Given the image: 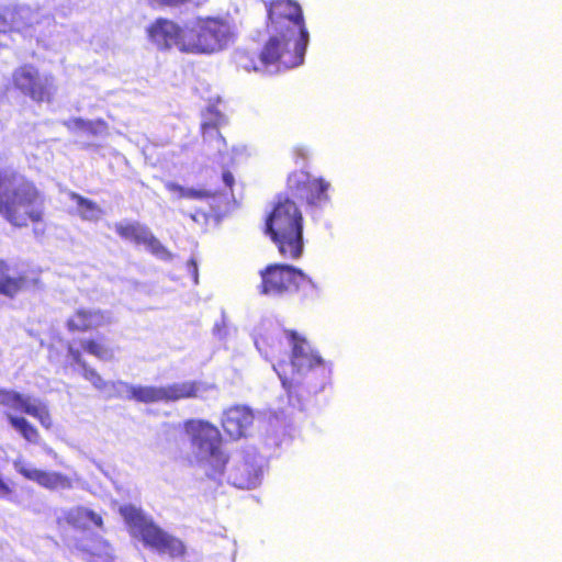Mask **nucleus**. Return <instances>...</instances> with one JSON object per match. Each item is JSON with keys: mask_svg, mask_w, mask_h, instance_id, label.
I'll list each match as a JSON object with an SVG mask.
<instances>
[{"mask_svg": "<svg viewBox=\"0 0 562 562\" xmlns=\"http://www.w3.org/2000/svg\"><path fill=\"white\" fill-rule=\"evenodd\" d=\"M183 430L196 458L222 472L228 458L222 448L223 440L217 427L206 420L188 419L183 423Z\"/></svg>", "mask_w": 562, "mask_h": 562, "instance_id": "nucleus-7", "label": "nucleus"}, {"mask_svg": "<svg viewBox=\"0 0 562 562\" xmlns=\"http://www.w3.org/2000/svg\"><path fill=\"white\" fill-rule=\"evenodd\" d=\"M70 199L77 204L79 210L82 212V216L93 214L99 210L98 204L94 201L87 199L76 192L70 193Z\"/></svg>", "mask_w": 562, "mask_h": 562, "instance_id": "nucleus-29", "label": "nucleus"}, {"mask_svg": "<svg viewBox=\"0 0 562 562\" xmlns=\"http://www.w3.org/2000/svg\"><path fill=\"white\" fill-rule=\"evenodd\" d=\"M67 353L71 358L72 362L82 369V378L89 381L95 390L102 392L108 390L109 386L113 384L105 381L94 368L88 366L87 361L83 359L82 352L79 349L69 345L67 348Z\"/></svg>", "mask_w": 562, "mask_h": 562, "instance_id": "nucleus-20", "label": "nucleus"}, {"mask_svg": "<svg viewBox=\"0 0 562 562\" xmlns=\"http://www.w3.org/2000/svg\"><path fill=\"white\" fill-rule=\"evenodd\" d=\"M151 9L179 8L191 2V0H146Z\"/></svg>", "mask_w": 562, "mask_h": 562, "instance_id": "nucleus-30", "label": "nucleus"}, {"mask_svg": "<svg viewBox=\"0 0 562 562\" xmlns=\"http://www.w3.org/2000/svg\"><path fill=\"white\" fill-rule=\"evenodd\" d=\"M257 58L259 59V55L257 56L255 53L241 50L236 55V63L240 69L246 71H257L261 66L260 61L256 60Z\"/></svg>", "mask_w": 562, "mask_h": 562, "instance_id": "nucleus-27", "label": "nucleus"}, {"mask_svg": "<svg viewBox=\"0 0 562 562\" xmlns=\"http://www.w3.org/2000/svg\"><path fill=\"white\" fill-rule=\"evenodd\" d=\"M201 383L184 381L161 386L162 402H177L184 398H193L199 395Z\"/></svg>", "mask_w": 562, "mask_h": 562, "instance_id": "nucleus-21", "label": "nucleus"}, {"mask_svg": "<svg viewBox=\"0 0 562 562\" xmlns=\"http://www.w3.org/2000/svg\"><path fill=\"white\" fill-rule=\"evenodd\" d=\"M166 189L169 192L177 193L179 198H191V199H201L209 195L207 192L195 189H186L179 183L168 182L166 183Z\"/></svg>", "mask_w": 562, "mask_h": 562, "instance_id": "nucleus-28", "label": "nucleus"}, {"mask_svg": "<svg viewBox=\"0 0 562 562\" xmlns=\"http://www.w3.org/2000/svg\"><path fill=\"white\" fill-rule=\"evenodd\" d=\"M330 184L324 178H315L305 170H294L286 179V192L289 195L308 206H321L329 200L328 189Z\"/></svg>", "mask_w": 562, "mask_h": 562, "instance_id": "nucleus-11", "label": "nucleus"}, {"mask_svg": "<svg viewBox=\"0 0 562 562\" xmlns=\"http://www.w3.org/2000/svg\"><path fill=\"white\" fill-rule=\"evenodd\" d=\"M233 485L241 490H251L259 485L261 480L260 469L247 461L237 464L231 473Z\"/></svg>", "mask_w": 562, "mask_h": 562, "instance_id": "nucleus-19", "label": "nucleus"}, {"mask_svg": "<svg viewBox=\"0 0 562 562\" xmlns=\"http://www.w3.org/2000/svg\"><path fill=\"white\" fill-rule=\"evenodd\" d=\"M0 406L34 417L45 429L53 427L52 414L45 403L32 402L31 397L14 390L0 387Z\"/></svg>", "mask_w": 562, "mask_h": 562, "instance_id": "nucleus-13", "label": "nucleus"}, {"mask_svg": "<svg viewBox=\"0 0 562 562\" xmlns=\"http://www.w3.org/2000/svg\"><path fill=\"white\" fill-rule=\"evenodd\" d=\"M308 40L286 33H276L263 45L259 61L262 67L278 65L293 68L303 63Z\"/></svg>", "mask_w": 562, "mask_h": 562, "instance_id": "nucleus-9", "label": "nucleus"}, {"mask_svg": "<svg viewBox=\"0 0 562 562\" xmlns=\"http://www.w3.org/2000/svg\"><path fill=\"white\" fill-rule=\"evenodd\" d=\"M40 279H29L25 273L12 274V267L0 259V294L13 299L31 286L38 288Z\"/></svg>", "mask_w": 562, "mask_h": 562, "instance_id": "nucleus-18", "label": "nucleus"}, {"mask_svg": "<svg viewBox=\"0 0 562 562\" xmlns=\"http://www.w3.org/2000/svg\"><path fill=\"white\" fill-rule=\"evenodd\" d=\"M201 134L204 144L214 155L223 156L227 153V143L221 134L216 122L202 123Z\"/></svg>", "mask_w": 562, "mask_h": 562, "instance_id": "nucleus-22", "label": "nucleus"}, {"mask_svg": "<svg viewBox=\"0 0 562 562\" xmlns=\"http://www.w3.org/2000/svg\"><path fill=\"white\" fill-rule=\"evenodd\" d=\"M14 468L24 479L50 491L70 488L72 485L71 479L60 472L36 469L22 461H15Z\"/></svg>", "mask_w": 562, "mask_h": 562, "instance_id": "nucleus-17", "label": "nucleus"}, {"mask_svg": "<svg viewBox=\"0 0 562 562\" xmlns=\"http://www.w3.org/2000/svg\"><path fill=\"white\" fill-rule=\"evenodd\" d=\"M188 24L184 26L167 18H157L146 30L148 40L160 50H169L177 47L187 54Z\"/></svg>", "mask_w": 562, "mask_h": 562, "instance_id": "nucleus-12", "label": "nucleus"}, {"mask_svg": "<svg viewBox=\"0 0 562 562\" xmlns=\"http://www.w3.org/2000/svg\"><path fill=\"white\" fill-rule=\"evenodd\" d=\"M259 292L281 297L296 293L302 304H313L321 297L318 286L301 269L286 263H270L259 272Z\"/></svg>", "mask_w": 562, "mask_h": 562, "instance_id": "nucleus-4", "label": "nucleus"}, {"mask_svg": "<svg viewBox=\"0 0 562 562\" xmlns=\"http://www.w3.org/2000/svg\"><path fill=\"white\" fill-rule=\"evenodd\" d=\"M265 224L266 234L270 236L283 258L296 260L302 256L304 217L289 195H277Z\"/></svg>", "mask_w": 562, "mask_h": 562, "instance_id": "nucleus-3", "label": "nucleus"}, {"mask_svg": "<svg viewBox=\"0 0 562 562\" xmlns=\"http://www.w3.org/2000/svg\"><path fill=\"white\" fill-rule=\"evenodd\" d=\"M254 413L243 405H235L227 408L222 418L224 432L233 440L246 437L254 424Z\"/></svg>", "mask_w": 562, "mask_h": 562, "instance_id": "nucleus-16", "label": "nucleus"}, {"mask_svg": "<svg viewBox=\"0 0 562 562\" xmlns=\"http://www.w3.org/2000/svg\"><path fill=\"white\" fill-rule=\"evenodd\" d=\"M187 36V54L210 55L226 48L234 38V32L222 18L200 16L188 24Z\"/></svg>", "mask_w": 562, "mask_h": 562, "instance_id": "nucleus-6", "label": "nucleus"}, {"mask_svg": "<svg viewBox=\"0 0 562 562\" xmlns=\"http://www.w3.org/2000/svg\"><path fill=\"white\" fill-rule=\"evenodd\" d=\"M45 194L34 180L11 167L0 168V216L16 228L45 218Z\"/></svg>", "mask_w": 562, "mask_h": 562, "instance_id": "nucleus-2", "label": "nucleus"}, {"mask_svg": "<svg viewBox=\"0 0 562 562\" xmlns=\"http://www.w3.org/2000/svg\"><path fill=\"white\" fill-rule=\"evenodd\" d=\"M110 312L101 308L78 307L66 319L65 326L70 334H83L112 324Z\"/></svg>", "mask_w": 562, "mask_h": 562, "instance_id": "nucleus-15", "label": "nucleus"}, {"mask_svg": "<svg viewBox=\"0 0 562 562\" xmlns=\"http://www.w3.org/2000/svg\"><path fill=\"white\" fill-rule=\"evenodd\" d=\"M200 215L203 216L205 220L207 218V214L205 212H200V211H198L195 214H193L192 218L194 221H196Z\"/></svg>", "mask_w": 562, "mask_h": 562, "instance_id": "nucleus-35", "label": "nucleus"}, {"mask_svg": "<svg viewBox=\"0 0 562 562\" xmlns=\"http://www.w3.org/2000/svg\"><path fill=\"white\" fill-rule=\"evenodd\" d=\"M114 229L123 240L132 241L135 245H144L154 256L160 259H168L171 256L150 229L139 222H120L115 224Z\"/></svg>", "mask_w": 562, "mask_h": 562, "instance_id": "nucleus-14", "label": "nucleus"}, {"mask_svg": "<svg viewBox=\"0 0 562 562\" xmlns=\"http://www.w3.org/2000/svg\"><path fill=\"white\" fill-rule=\"evenodd\" d=\"M10 88L37 104L53 102L57 91L54 76L41 74L32 64H23L13 69L7 89Z\"/></svg>", "mask_w": 562, "mask_h": 562, "instance_id": "nucleus-8", "label": "nucleus"}, {"mask_svg": "<svg viewBox=\"0 0 562 562\" xmlns=\"http://www.w3.org/2000/svg\"><path fill=\"white\" fill-rule=\"evenodd\" d=\"M268 25L274 33H286L308 40L301 5L294 0L266 2Z\"/></svg>", "mask_w": 562, "mask_h": 562, "instance_id": "nucleus-10", "label": "nucleus"}, {"mask_svg": "<svg viewBox=\"0 0 562 562\" xmlns=\"http://www.w3.org/2000/svg\"><path fill=\"white\" fill-rule=\"evenodd\" d=\"M81 349L90 356L99 360H111L113 358V350L110 348L102 338H87L80 342Z\"/></svg>", "mask_w": 562, "mask_h": 562, "instance_id": "nucleus-26", "label": "nucleus"}, {"mask_svg": "<svg viewBox=\"0 0 562 562\" xmlns=\"http://www.w3.org/2000/svg\"><path fill=\"white\" fill-rule=\"evenodd\" d=\"M284 335L291 348L290 361L279 362L274 370L286 390L289 403L301 407L312 392L316 393L324 386V380L315 382V371L319 369L326 373L328 370L304 336L293 329L284 330Z\"/></svg>", "mask_w": 562, "mask_h": 562, "instance_id": "nucleus-1", "label": "nucleus"}, {"mask_svg": "<svg viewBox=\"0 0 562 562\" xmlns=\"http://www.w3.org/2000/svg\"><path fill=\"white\" fill-rule=\"evenodd\" d=\"M126 398L137 403L150 404L162 402L161 386L124 384Z\"/></svg>", "mask_w": 562, "mask_h": 562, "instance_id": "nucleus-24", "label": "nucleus"}, {"mask_svg": "<svg viewBox=\"0 0 562 562\" xmlns=\"http://www.w3.org/2000/svg\"><path fill=\"white\" fill-rule=\"evenodd\" d=\"M5 418L10 426L23 438L27 443L37 445L41 441V434L35 425L23 416L5 414Z\"/></svg>", "mask_w": 562, "mask_h": 562, "instance_id": "nucleus-23", "label": "nucleus"}, {"mask_svg": "<svg viewBox=\"0 0 562 562\" xmlns=\"http://www.w3.org/2000/svg\"><path fill=\"white\" fill-rule=\"evenodd\" d=\"M88 122L89 120H85L81 117H76L72 120L74 125L82 131H85V128L87 127Z\"/></svg>", "mask_w": 562, "mask_h": 562, "instance_id": "nucleus-34", "label": "nucleus"}, {"mask_svg": "<svg viewBox=\"0 0 562 562\" xmlns=\"http://www.w3.org/2000/svg\"><path fill=\"white\" fill-rule=\"evenodd\" d=\"M12 493L10 485L0 476V498L8 497Z\"/></svg>", "mask_w": 562, "mask_h": 562, "instance_id": "nucleus-33", "label": "nucleus"}, {"mask_svg": "<svg viewBox=\"0 0 562 562\" xmlns=\"http://www.w3.org/2000/svg\"><path fill=\"white\" fill-rule=\"evenodd\" d=\"M108 123L103 119H97L89 121L85 132L90 135L97 136L108 132Z\"/></svg>", "mask_w": 562, "mask_h": 562, "instance_id": "nucleus-31", "label": "nucleus"}, {"mask_svg": "<svg viewBox=\"0 0 562 562\" xmlns=\"http://www.w3.org/2000/svg\"><path fill=\"white\" fill-rule=\"evenodd\" d=\"M120 515L131 529V535L138 538L143 546L158 553L166 555L171 560L183 559L187 554L184 542L162 529L151 518L134 505H123L119 509Z\"/></svg>", "mask_w": 562, "mask_h": 562, "instance_id": "nucleus-5", "label": "nucleus"}, {"mask_svg": "<svg viewBox=\"0 0 562 562\" xmlns=\"http://www.w3.org/2000/svg\"><path fill=\"white\" fill-rule=\"evenodd\" d=\"M222 179H223L224 183L226 184V187L232 191L233 187L235 184V178H234L233 173L229 170H225L222 175Z\"/></svg>", "mask_w": 562, "mask_h": 562, "instance_id": "nucleus-32", "label": "nucleus"}, {"mask_svg": "<svg viewBox=\"0 0 562 562\" xmlns=\"http://www.w3.org/2000/svg\"><path fill=\"white\" fill-rule=\"evenodd\" d=\"M65 520L75 528L85 527L87 520L92 521L98 528L103 527L102 517L91 509L78 506L65 513Z\"/></svg>", "mask_w": 562, "mask_h": 562, "instance_id": "nucleus-25", "label": "nucleus"}]
</instances>
